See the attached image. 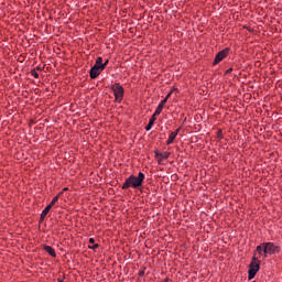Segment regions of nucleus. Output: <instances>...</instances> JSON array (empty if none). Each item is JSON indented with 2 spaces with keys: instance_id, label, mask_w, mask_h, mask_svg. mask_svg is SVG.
<instances>
[{
  "instance_id": "8",
  "label": "nucleus",
  "mask_w": 282,
  "mask_h": 282,
  "mask_svg": "<svg viewBox=\"0 0 282 282\" xmlns=\"http://www.w3.org/2000/svg\"><path fill=\"white\" fill-rule=\"evenodd\" d=\"M50 210H52V205H47L44 208V210L41 214L40 221H44L45 220V217H47V213H50Z\"/></svg>"
},
{
  "instance_id": "3",
  "label": "nucleus",
  "mask_w": 282,
  "mask_h": 282,
  "mask_svg": "<svg viewBox=\"0 0 282 282\" xmlns=\"http://www.w3.org/2000/svg\"><path fill=\"white\" fill-rule=\"evenodd\" d=\"M260 265H261V261L257 260V257H253L252 262L249 265V268H250L249 272H248L249 281H252V279H254V276H257Z\"/></svg>"
},
{
  "instance_id": "9",
  "label": "nucleus",
  "mask_w": 282,
  "mask_h": 282,
  "mask_svg": "<svg viewBox=\"0 0 282 282\" xmlns=\"http://www.w3.org/2000/svg\"><path fill=\"white\" fill-rule=\"evenodd\" d=\"M171 153L170 152H156V156L161 158L159 162H162V160H169Z\"/></svg>"
},
{
  "instance_id": "7",
  "label": "nucleus",
  "mask_w": 282,
  "mask_h": 282,
  "mask_svg": "<svg viewBox=\"0 0 282 282\" xmlns=\"http://www.w3.org/2000/svg\"><path fill=\"white\" fill-rule=\"evenodd\" d=\"M177 133H180V129H177L176 131L170 133L169 140L166 141L167 145L169 144H173L175 138H177Z\"/></svg>"
},
{
  "instance_id": "19",
  "label": "nucleus",
  "mask_w": 282,
  "mask_h": 282,
  "mask_svg": "<svg viewBox=\"0 0 282 282\" xmlns=\"http://www.w3.org/2000/svg\"><path fill=\"white\" fill-rule=\"evenodd\" d=\"M226 74H232V68L227 69Z\"/></svg>"
},
{
  "instance_id": "14",
  "label": "nucleus",
  "mask_w": 282,
  "mask_h": 282,
  "mask_svg": "<svg viewBox=\"0 0 282 282\" xmlns=\"http://www.w3.org/2000/svg\"><path fill=\"white\" fill-rule=\"evenodd\" d=\"M56 202H58V195L53 198V200L48 204V206H51V208H53L54 205L56 204Z\"/></svg>"
},
{
  "instance_id": "11",
  "label": "nucleus",
  "mask_w": 282,
  "mask_h": 282,
  "mask_svg": "<svg viewBox=\"0 0 282 282\" xmlns=\"http://www.w3.org/2000/svg\"><path fill=\"white\" fill-rule=\"evenodd\" d=\"M45 252H47V254H50L51 257H56V251L54 250V248H52L51 246H45L44 247Z\"/></svg>"
},
{
  "instance_id": "21",
  "label": "nucleus",
  "mask_w": 282,
  "mask_h": 282,
  "mask_svg": "<svg viewBox=\"0 0 282 282\" xmlns=\"http://www.w3.org/2000/svg\"><path fill=\"white\" fill-rule=\"evenodd\" d=\"M268 254H269V253L263 252V257H264V258L268 257Z\"/></svg>"
},
{
  "instance_id": "18",
  "label": "nucleus",
  "mask_w": 282,
  "mask_h": 282,
  "mask_svg": "<svg viewBox=\"0 0 282 282\" xmlns=\"http://www.w3.org/2000/svg\"><path fill=\"white\" fill-rule=\"evenodd\" d=\"M89 243H96V240L94 238H89Z\"/></svg>"
},
{
  "instance_id": "2",
  "label": "nucleus",
  "mask_w": 282,
  "mask_h": 282,
  "mask_svg": "<svg viewBox=\"0 0 282 282\" xmlns=\"http://www.w3.org/2000/svg\"><path fill=\"white\" fill-rule=\"evenodd\" d=\"M105 70V64H102V57H97L95 65L90 68V78L96 79L100 76V73Z\"/></svg>"
},
{
  "instance_id": "16",
  "label": "nucleus",
  "mask_w": 282,
  "mask_h": 282,
  "mask_svg": "<svg viewBox=\"0 0 282 282\" xmlns=\"http://www.w3.org/2000/svg\"><path fill=\"white\" fill-rule=\"evenodd\" d=\"M91 243H93V246H89V247H88L90 250H96V249L99 248V245H98V243H95V242H91Z\"/></svg>"
},
{
  "instance_id": "10",
  "label": "nucleus",
  "mask_w": 282,
  "mask_h": 282,
  "mask_svg": "<svg viewBox=\"0 0 282 282\" xmlns=\"http://www.w3.org/2000/svg\"><path fill=\"white\" fill-rule=\"evenodd\" d=\"M155 115H153L148 123V126L145 127V131H151V129H153V124H155Z\"/></svg>"
},
{
  "instance_id": "6",
  "label": "nucleus",
  "mask_w": 282,
  "mask_h": 282,
  "mask_svg": "<svg viewBox=\"0 0 282 282\" xmlns=\"http://www.w3.org/2000/svg\"><path fill=\"white\" fill-rule=\"evenodd\" d=\"M227 56H228V48L218 52L214 59V65H219V63H221V61H224Z\"/></svg>"
},
{
  "instance_id": "4",
  "label": "nucleus",
  "mask_w": 282,
  "mask_h": 282,
  "mask_svg": "<svg viewBox=\"0 0 282 282\" xmlns=\"http://www.w3.org/2000/svg\"><path fill=\"white\" fill-rule=\"evenodd\" d=\"M111 91H113L115 100L117 102H122V99L124 98V88L120 84H115L110 86Z\"/></svg>"
},
{
  "instance_id": "20",
  "label": "nucleus",
  "mask_w": 282,
  "mask_h": 282,
  "mask_svg": "<svg viewBox=\"0 0 282 282\" xmlns=\"http://www.w3.org/2000/svg\"><path fill=\"white\" fill-rule=\"evenodd\" d=\"M108 64H109V59H106V62L102 63V65H105V67H107Z\"/></svg>"
},
{
  "instance_id": "12",
  "label": "nucleus",
  "mask_w": 282,
  "mask_h": 282,
  "mask_svg": "<svg viewBox=\"0 0 282 282\" xmlns=\"http://www.w3.org/2000/svg\"><path fill=\"white\" fill-rule=\"evenodd\" d=\"M171 94H173V90H171L159 105H162V107H164V105H166V102L169 101V98H171Z\"/></svg>"
},
{
  "instance_id": "5",
  "label": "nucleus",
  "mask_w": 282,
  "mask_h": 282,
  "mask_svg": "<svg viewBox=\"0 0 282 282\" xmlns=\"http://www.w3.org/2000/svg\"><path fill=\"white\" fill-rule=\"evenodd\" d=\"M262 246L264 254H276L279 252V246L274 242H263Z\"/></svg>"
},
{
  "instance_id": "13",
  "label": "nucleus",
  "mask_w": 282,
  "mask_h": 282,
  "mask_svg": "<svg viewBox=\"0 0 282 282\" xmlns=\"http://www.w3.org/2000/svg\"><path fill=\"white\" fill-rule=\"evenodd\" d=\"M162 109H164V106H162L161 104H159L156 110L154 111L153 116H160V113H162Z\"/></svg>"
},
{
  "instance_id": "17",
  "label": "nucleus",
  "mask_w": 282,
  "mask_h": 282,
  "mask_svg": "<svg viewBox=\"0 0 282 282\" xmlns=\"http://www.w3.org/2000/svg\"><path fill=\"white\" fill-rule=\"evenodd\" d=\"M31 75L34 76L35 78H39V74L36 73V69H32Z\"/></svg>"
},
{
  "instance_id": "1",
  "label": "nucleus",
  "mask_w": 282,
  "mask_h": 282,
  "mask_svg": "<svg viewBox=\"0 0 282 282\" xmlns=\"http://www.w3.org/2000/svg\"><path fill=\"white\" fill-rule=\"evenodd\" d=\"M144 173L140 172L138 176L130 175L121 186L122 191H127L128 188L138 189L142 184H144Z\"/></svg>"
},
{
  "instance_id": "15",
  "label": "nucleus",
  "mask_w": 282,
  "mask_h": 282,
  "mask_svg": "<svg viewBox=\"0 0 282 282\" xmlns=\"http://www.w3.org/2000/svg\"><path fill=\"white\" fill-rule=\"evenodd\" d=\"M256 252H259V254L263 253V243L256 248Z\"/></svg>"
}]
</instances>
